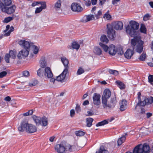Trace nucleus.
I'll return each instance as SVG.
<instances>
[{
	"label": "nucleus",
	"mask_w": 153,
	"mask_h": 153,
	"mask_svg": "<svg viewBox=\"0 0 153 153\" xmlns=\"http://www.w3.org/2000/svg\"><path fill=\"white\" fill-rule=\"evenodd\" d=\"M19 44L24 48L19 52L17 56L18 59H21L28 56L31 45L29 42L25 40H20Z\"/></svg>",
	"instance_id": "nucleus-2"
},
{
	"label": "nucleus",
	"mask_w": 153,
	"mask_h": 153,
	"mask_svg": "<svg viewBox=\"0 0 153 153\" xmlns=\"http://www.w3.org/2000/svg\"><path fill=\"white\" fill-rule=\"evenodd\" d=\"M85 4L87 6H90L91 5V2L90 1H85Z\"/></svg>",
	"instance_id": "nucleus-64"
},
{
	"label": "nucleus",
	"mask_w": 153,
	"mask_h": 153,
	"mask_svg": "<svg viewBox=\"0 0 153 153\" xmlns=\"http://www.w3.org/2000/svg\"><path fill=\"white\" fill-rule=\"evenodd\" d=\"M43 9L40 7H37L35 10V13H37L40 12Z\"/></svg>",
	"instance_id": "nucleus-53"
},
{
	"label": "nucleus",
	"mask_w": 153,
	"mask_h": 153,
	"mask_svg": "<svg viewBox=\"0 0 153 153\" xmlns=\"http://www.w3.org/2000/svg\"><path fill=\"white\" fill-rule=\"evenodd\" d=\"M131 43L133 49L134 48L137 52L139 53H142L143 49L144 42L141 40L140 36L134 37L131 40Z\"/></svg>",
	"instance_id": "nucleus-4"
},
{
	"label": "nucleus",
	"mask_w": 153,
	"mask_h": 153,
	"mask_svg": "<svg viewBox=\"0 0 153 153\" xmlns=\"http://www.w3.org/2000/svg\"><path fill=\"white\" fill-rule=\"evenodd\" d=\"M72 48L76 50L78 49L80 47V45L75 42H73L71 45Z\"/></svg>",
	"instance_id": "nucleus-36"
},
{
	"label": "nucleus",
	"mask_w": 153,
	"mask_h": 153,
	"mask_svg": "<svg viewBox=\"0 0 153 153\" xmlns=\"http://www.w3.org/2000/svg\"><path fill=\"white\" fill-rule=\"evenodd\" d=\"M89 104V102L88 101V100H86L83 102L82 105H88Z\"/></svg>",
	"instance_id": "nucleus-60"
},
{
	"label": "nucleus",
	"mask_w": 153,
	"mask_h": 153,
	"mask_svg": "<svg viewBox=\"0 0 153 153\" xmlns=\"http://www.w3.org/2000/svg\"><path fill=\"white\" fill-rule=\"evenodd\" d=\"M71 8L72 11L75 12H81L82 10V8L80 5L77 4L72 3Z\"/></svg>",
	"instance_id": "nucleus-17"
},
{
	"label": "nucleus",
	"mask_w": 153,
	"mask_h": 153,
	"mask_svg": "<svg viewBox=\"0 0 153 153\" xmlns=\"http://www.w3.org/2000/svg\"><path fill=\"white\" fill-rule=\"evenodd\" d=\"M94 19V16L93 15H89L86 16V20H85V22H87L88 21H90L91 20Z\"/></svg>",
	"instance_id": "nucleus-32"
},
{
	"label": "nucleus",
	"mask_w": 153,
	"mask_h": 153,
	"mask_svg": "<svg viewBox=\"0 0 153 153\" xmlns=\"http://www.w3.org/2000/svg\"><path fill=\"white\" fill-rule=\"evenodd\" d=\"M120 0H113L112 1V4L114 5L117 3V2L119 1Z\"/></svg>",
	"instance_id": "nucleus-61"
},
{
	"label": "nucleus",
	"mask_w": 153,
	"mask_h": 153,
	"mask_svg": "<svg viewBox=\"0 0 153 153\" xmlns=\"http://www.w3.org/2000/svg\"><path fill=\"white\" fill-rule=\"evenodd\" d=\"M16 8V7L15 5H13L10 7H7L4 8V10L3 9L1 10L3 12H5L8 14H11L14 13Z\"/></svg>",
	"instance_id": "nucleus-14"
},
{
	"label": "nucleus",
	"mask_w": 153,
	"mask_h": 153,
	"mask_svg": "<svg viewBox=\"0 0 153 153\" xmlns=\"http://www.w3.org/2000/svg\"><path fill=\"white\" fill-rule=\"evenodd\" d=\"M117 101L116 100V97L115 96L114 97H111L110 101L108 102V101L105 103V104L103 103V106L104 108L106 107H108L109 108H113L116 105Z\"/></svg>",
	"instance_id": "nucleus-10"
},
{
	"label": "nucleus",
	"mask_w": 153,
	"mask_h": 153,
	"mask_svg": "<svg viewBox=\"0 0 153 153\" xmlns=\"http://www.w3.org/2000/svg\"><path fill=\"white\" fill-rule=\"evenodd\" d=\"M33 113V110H30L28 111L27 112L23 114V115L24 116H26L29 115H31Z\"/></svg>",
	"instance_id": "nucleus-43"
},
{
	"label": "nucleus",
	"mask_w": 153,
	"mask_h": 153,
	"mask_svg": "<svg viewBox=\"0 0 153 153\" xmlns=\"http://www.w3.org/2000/svg\"><path fill=\"white\" fill-rule=\"evenodd\" d=\"M84 72L85 71L81 67H79L77 71L76 74L77 75H79L84 73Z\"/></svg>",
	"instance_id": "nucleus-41"
},
{
	"label": "nucleus",
	"mask_w": 153,
	"mask_h": 153,
	"mask_svg": "<svg viewBox=\"0 0 153 153\" xmlns=\"http://www.w3.org/2000/svg\"><path fill=\"white\" fill-rule=\"evenodd\" d=\"M23 75L25 76H27L29 75V73L27 71H25L23 72Z\"/></svg>",
	"instance_id": "nucleus-57"
},
{
	"label": "nucleus",
	"mask_w": 153,
	"mask_h": 153,
	"mask_svg": "<svg viewBox=\"0 0 153 153\" xmlns=\"http://www.w3.org/2000/svg\"><path fill=\"white\" fill-rule=\"evenodd\" d=\"M39 48H38L37 47L35 46H34V48L33 51V53L34 54H36L38 53L39 51Z\"/></svg>",
	"instance_id": "nucleus-54"
},
{
	"label": "nucleus",
	"mask_w": 153,
	"mask_h": 153,
	"mask_svg": "<svg viewBox=\"0 0 153 153\" xmlns=\"http://www.w3.org/2000/svg\"><path fill=\"white\" fill-rule=\"evenodd\" d=\"M85 134V132L81 131H76L75 134L76 136L79 137L83 136Z\"/></svg>",
	"instance_id": "nucleus-37"
},
{
	"label": "nucleus",
	"mask_w": 153,
	"mask_h": 153,
	"mask_svg": "<svg viewBox=\"0 0 153 153\" xmlns=\"http://www.w3.org/2000/svg\"><path fill=\"white\" fill-rule=\"evenodd\" d=\"M150 16L148 14H146L143 17V19L144 21H147L148 20Z\"/></svg>",
	"instance_id": "nucleus-55"
},
{
	"label": "nucleus",
	"mask_w": 153,
	"mask_h": 153,
	"mask_svg": "<svg viewBox=\"0 0 153 153\" xmlns=\"http://www.w3.org/2000/svg\"><path fill=\"white\" fill-rule=\"evenodd\" d=\"M32 118L37 125L39 126L41 124V123L42 125L44 126H45L48 125L47 119L45 116L41 118L40 117L33 115L32 116Z\"/></svg>",
	"instance_id": "nucleus-7"
},
{
	"label": "nucleus",
	"mask_w": 153,
	"mask_h": 153,
	"mask_svg": "<svg viewBox=\"0 0 153 153\" xmlns=\"http://www.w3.org/2000/svg\"><path fill=\"white\" fill-rule=\"evenodd\" d=\"M127 102L125 100H123L121 103H120V110L121 111L125 110L126 108Z\"/></svg>",
	"instance_id": "nucleus-21"
},
{
	"label": "nucleus",
	"mask_w": 153,
	"mask_h": 153,
	"mask_svg": "<svg viewBox=\"0 0 153 153\" xmlns=\"http://www.w3.org/2000/svg\"><path fill=\"white\" fill-rule=\"evenodd\" d=\"M117 52L118 54L122 55L124 53L123 48L121 47L118 48L117 49Z\"/></svg>",
	"instance_id": "nucleus-42"
},
{
	"label": "nucleus",
	"mask_w": 153,
	"mask_h": 153,
	"mask_svg": "<svg viewBox=\"0 0 153 153\" xmlns=\"http://www.w3.org/2000/svg\"><path fill=\"white\" fill-rule=\"evenodd\" d=\"M140 145L143 153H149L150 152V147L148 144L145 143L143 145L140 144Z\"/></svg>",
	"instance_id": "nucleus-19"
},
{
	"label": "nucleus",
	"mask_w": 153,
	"mask_h": 153,
	"mask_svg": "<svg viewBox=\"0 0 153 153\" xmlns=\"http://www.w3.org/2000/svg\"><path fill=\"white\" fill-rule=\"evenodd\" d=\"M101 41L103 42L107 43L108 41V40L107 38L105 35H102L100 38Z\"/></svg>",
	"instance_id": "nucleus-34"
},
{
	"label": "nucleus",
	"mask_w": 153,
	"mask_h": 153,
	"mask_svg": "<svg viewBox=\"0 0 153 153\" xmlns=\"http://www.w3.org/2000/svg\"><path fill=\"white\" fill-rule=\"evenodd\" d=\"M137 95H138L137 98H138V101H140L141 99L140 96L141 95V93L140 92H139L138 93Z\"/></svg>",
	"instance_id": "nucleus-63"
},
{
	"label": "nucleus",
	"mask_w": 153,
	"mask_h": 153,
	"mask_svg": "<svg viewBox=\"0 0 153 153\" xmlns=\"http://www.w3.org/2000/svg\"><path fill=\"white\" fill-rule=\"evenodd\" d=\"M44 69L40 68L37 71V74L38 76L40 77H43L44 72Z\"/></svg>",
	"instance_id": "nucleus-29"
},
{
	"label": "nucleus",
	"mask_w": 153,
	"mask_h": 153,
	"mask_svg": "<svg viewBox=\"0 0 153 153\" xmlns=\"http://www.w3.org/2000/svg\"><path fill=\"white\" fill-rule=\"evenodd\" d=\"M42 9H44L46 7V5L45 2H42L41 4V6L40 7Z\"/></svg>",
	"instance_id": "nucleus-52"
},
{
	"label": "nucleus",
	"mask_w": 153,
	"mask_h": 153,
	"mask_svg": "<svg viewBox=\"0 0 153 153\" xmlns=\"http://www.w3.org/2000/svg\"><path fill=\"white\" fill-rule=\"evenodd\" d=\"M11 99V97L10 96H7L4 98V100L6 101L9 102L10 101Z\"/></svg>",
	"instance_id": "nucleus-58"
},
{
	"label": "nucleus",
	"mask_w": 153,
	"mask_h": 153,
	"mask_svg": "<svg viewBox=\"0 0 153 153\" xmlns=\"http://www.w3.org/2000/svg\"><path fill=\"white\" fill-rule=\"evenodd\" d=\"M11 0H1L0 1L1 9H4V8L10 6L12 4Z\"/></svg>",
	"instance_id": "nucleus-16"
},
{
	"label": "nucleus",
	"mask_w": 153,
	"mask_h": 153,
	"mask_svg": "<svg viewBox=\"0 0 153 153\" xmlns=\"http://www.w3.org/2000/svg\"><path fill=\"white\" fill-rule=\"evenodd\" d=\"M112 27L117 30H121L123 28V24L120 21L113 22L111 24Z\"/></svg>",
	"instance_id": "nucleus-13"
},
{
	"label": "nucleus",
	"mask_w": 153,
	"mask_h": 153,
	"mask_svg": "<svg viewBox=\"0 0 153 153\" xmlns=\"http://www.w3.org/2000/svg\"><path fill=\"white\" fill-rule=\"evenodd\" d=\"M87 114H86V116H91L94 115V113L92 111H88Z\"/></svg>",
	"instance_id": "nucleus-48"
},
{
	"label": "nucleus",
	"mask_w": 153,
	"mask_h": 153,
	"mask_svg": "<svg viewBox=\"0 0 153 153\" xmlns=\"http://www.w3.org/2000/svg\"><path fill=\"white\" fill-rule=\"evenodd\" d=\"M38 83V81L34 80L29 83V85L30 87L35 86Z\"/></svg>",
	"instance_id": "nucleus-44"
},
{
	"label": "nucleus",
	"mask_w": 153,
	"mask_h": 153,
	"mask_svg": "<svg viewBox=\"0 0 153 153\" xmlns=\"http://www.w3.org/2000/svg\"><path fill=\"white\" fill-rule=\"evenodd\" d=\"M146 57V54L145 53H143L140 55L139 59L141 61H144L145 60Z\"/></svg>",
	"instance_id": "nucleus-40"
},
{
	"label": "nucleus",
	"mask_w": 153,
	"mask_h": 153,
	"mask_svg": "<svg viewBox=\"0 0 153 153\" xmlns=\"http://www.w3.org/2000/svg\"><path fill=\"white\" fill-rule=\"evenodd\" d=\"M10 56V57L15 59L16 57V52L15 50H10L9 51V53H8Z\"/></svg>",
	"instance_id": "nucleus-28"
},
{
	"label": "nucleus",
	"mask_w": 153,
	"mask_h": 153,
	"mask_svg": "<svg viewBox=\"0 0 153 153\" xmlns=\"http://www.w3.org/2000/svg\"><path fill=\"white\" fill-rule=\"evenodd\" d=\"M99 45L103 49L105 52H108V53L111 55L114 56L117 52V48L113 44L111 45L108 47L101 42L100 43Z\"/></svg>",
	"instance_id": "nucleus-6"
},
{
	"label": "nucleus",
	"mask_w": 153,
	"mask_h": 153,
	"mask_svg": "<svg viewBox=\"0 0 153 153\" xmlns=\"http://www.w3.org/2000/svg\"><path fill=\"white\" fill-rule=\"evenodd\" d=\"M153 102V97H150L149 98L145 97L144 100L141 101V99L138 102L137 105L141 106H144L152 104Z\"/></svg>",
	"instance_id": "nucleus-9"
},
{
	"label": "nucleus",
	"mask_w": 153,
	"mask_h": 153,
	"mask_svg": "<svg viewBox=\"0 0 153 153\" xmlns=\"http://www.w3.org/2000/svg\"><path fill=\"white\" fill-rule=\"evenodd\" d=\"M70 116L71 117H74L75 114L74 110V109L71 110L70 111Z\"/></svg>",
	"instance_id": "nucleus-56"
},
{
	"label": "nucleus",
	"mask_w": 153,
	"mask_h": 153,
	"mask_svg": "<svg viewBox=\"0 0 153 153\" xmlns=\"http://www.w3.org/2000/svg\"><path fill=\"white\" fill-rule=\"evenodd\" d=\"M101 96L98 94L95 93L93 97V103L95 105L99 106L101 104L100 98Z\"/></svg>",
	"instance_id": "nucleus-12"
},
{
	"label": "nucleus",
	"mask_w": 153,
	"mask_h": 153,
	"mask_svg": "<svg viewBox=\"0 0 153 153\" xmlns=\"http://www.w3.org/2000/svg\"><path fill=\"white\" fill-rule=\"evenodd\" d=\"M146 115L147 118H149L152 115V114L151 113H147Z\"/></svg>",
	"instance_id": "nucleus-62"
},
{
	"label": "nucleus",
	"mask_w": 153,
	"mask_h": 153,
	"mask_svg": "<svg viewBox=\"0 0 153 153\" xmlns=\"http://www.w3.org/2000/svg\"><path fill=\"white\" fill-rule=\"evenodd\" d=\"M7 72L3 71L0 73V78H2L5 76L7 74Z\"/></svg>",
	"instance_id": "nucleus-51"
},
{
	"label": "nucleus",
	"mask_w": 153,
	"mask_h": 153,
	"mask_svg": "<svg viewBox=\"0 0 153 153\" xmlns=\"http://www.w3.org/2000/svg\"><path fill=\"white\" fill-rule=\"evenodd\" d=\"M140 30L141 32L146 33V30L145 26L144 25L142 24L140 28Z\"/></svg>",
	"instance_id": "nucleus-38"
},
{
	"label": "nucleus",
	"mask_w": 153,
	"mask_h": 153,
	"mask_svg": "<svg viewBox=\"0 0 153 153\" xmlns=\"http://www.w3.org/2000/svg\"><path fill=\"white\" fill-rule=\"evenodd\" d=\"M40 65L42 68L44 69V68L46 67L47 65L46 62L45 61V57L44 56L42 57L40 61H39Z\"/></svg>",
	"instance_id": "nucleus-22"
},
{
	"label": "nucleus",
	"mask_w": 153,
	"mask_h": 153,
	"mask_svg": "<svg viewBox=\"0 0 153 153\" xmlns=\"http://www.w3.org/2000/svg\"><path fill=\"white\" fill-rule=\"evenodd\" d=\"M148 79L149 82L153 85V75H150L148 76Z\"/></svg>",
	"instance_id": "nucleus-45"
},
{
	"label": "nucleus",
	"mask_w": 153,
	"mask_h": 153,
	"mask_svg": "<svg viewBox=\"0 0 153 153\" xmlns=\"http://www.w3.org/2000/svg\"><path fill=\"white\" fill-rule=\"evenodd\" d=\"M115 83L116 85L120 89H123L125 88V85L122 82L119 80H117L116 81Z\"/></svg>",
	"instance_id": "nucleus-26"
},
{
	"label": "nucleus",
	"mask_w": 153,
	"mask_h": 153,
	"mask_svg": "<svg viewBox=\"0 0 153 153\" xmlns=\"http://www.w3.org/2000/svg\"><path fill=\"white\" fill-rule=\"evenodd\" d=\"M109 10L107 12L105 13L103 16V17L105 19H107V20H110L111 18V16L109 13Z\"/></svg>",
	"instance_id": "nucleus-35"
},
{
	"label": "nucleus",
	"mask_w": 153,
	"mask_h": 153,
	"mask_svg": "<svg viewBox=\"0 0 153 153\" xmlns=\"http://www.w3.org/2000/svg\"><path fill=\"white\" fill-rule=\"evenodd\" d=\"M140 144L136 146L134 149L133 153H143Z\"/></svg>",
	"instance_id": "nucleus-25"
},
{
	"label": "nucleus",
	"mask_w": 153,
	"mask_h": 153,
	"mask_svg": "<svg viewBox=\"0 0 153 153\" xmlns=\"http://www.w3.org/2000/svg\"><path fill=\"white\" fill-rule=\"evenodd\" d=\"M13 19V17H8L4 19V22L5 23H8Z\"/></svg>",
	"instance_id": "nucleus-46"
},
{
	"label": "nucleus",
	"mask_w": 153,
	"mask_h": 153,
	"mask_svg": "<svg viewBox=\"0 0 153 153\" xmlns=\"http://www.w3.org/2000/svg\"><path fill=\"white\" fill-rule=\"evenodd\" d=\"M61 60L62 63L63 64L65 68H68V64L69 62L68 60L65 57H62L61 58Z\"/></svg>",
	"instance_id": "nucleus-24"
},
{
	"label": "nucleus",
	"mask_w": 153,
	"mask_h": 153,
	"mask_svg": "<svg viewBox=\"0 0 153 153\" xmlns=\"http://www.w3.org/2000/svg\"><path fill=\"white\" fill-rule=\"evenodd\" d=\"M55 150L58 153L72 152L75 151L76 147L74 146L67 144L65 146L62 143L56 145L55 146Z\"/></svg>",
	"instance_id": "nucleus-3"
},
{
	"label": "nucleus",
	"mask_w": 153,
	"mask_h": 153,
	"mask_svg": "<svg viewBox=\"0 0 153 153\" xmlns=\"http://www.w3.org/2000/svg\"><path fill=\"white\" fill-rule=\"evenodd\" d=\"M61 6V0H58L55 3L54 5V7L56 8H60Z\"/></svg>",
	"instance_id": "nucleus-39"
},
{
	"label": "nucleus",
	"mask_w": 153,
	"mask_h": 153,
	"mask_svg": "<svg viewBox=\"0 0 153 153\" xmlns=\"http://www.w3.org/2000/svg\"><path fill=\"white\" fill-rule=\"evenodd\" d=\"M108 123V122L106 120H104L96 124L97 126H103L105 124H107Z\"/></svg>",
	"instance_id": "nucleus-31"
},
{
	"label": "nucleus",
	"mask_w": 153,
	"mask_h": 153,
	"mask_svg": "<svg viewBox=\"0 0 153 153\" xmlns=\"http://www.w3.org/2000/svg\"><path fill=\"white\" fill-rule=\"evenodd\" d=\"M102 14V12L101 10H99L97 13V14L95 16L96 18L97 19H99L100 17V16Z\"/></svg>",
	"instance_id": "nucleus-50"
},
{
	"label": "nucleus",
	"mask_w": 153,
	"mask_h": 153,
	"mask_svg": "<svg viewBox=\"0 0 153 153\" xmlns=\"http://www.w3.org/2000/svg\"><path fill=\"white\" fill-rule=\"evenodd\" d=\"M102 51L100 48L95 47L93 49V52L96 55L99 56L102 54Z\"/></svg>",
	"instance_id": "nucleus-23"
},
{
	"label": "nucleus",
	"mask_w": 153,
	"mask_h": 153,
	"mask_svg": "<svg viewBox=\"0 0 153 153\" xmlns=\"http://www.w3.org/2000/svg\"><path fill=\"white\" fill-rule=\"evenodd\" d=\"M111 92L109 89H106L104 90L102 98V104L103 103L105 104V103L108 101V99L111 96Z\"/></svg>",
	"instance_id": "nucleus-11"
},
{
	"label": "nucleus",
	"mask_w": 153,
	"mask_h": 153,
	"mask_svg": "<svg viewBox=\"0 0 153 153\" xmlns=\"http://www.w3.org/2000/svg\"><path fill=\"white\" fill-rule=\"evenodd\" d=\"M145 110L143 108H141V111L140 114H145Z\"/></svg>",
	"instance_id": "nucleus-59"
},
{
	"label": "nucleus",
	"mask_w": 153,
	"mask_h": 153,
	"mask_svg": "<svg viewBox=\"0 0 153 153\" xmlns=\"http://www.w3.org/2000/svg\"><path fill=\"white\" fill-rule=\"evenodd\" d=\"M75 110L76 113H78L81 111V109L80 106L78 104H77Z\"/></svg>",
	"instance_id": "nucleus-49"
},
{
	"label": "nucleus",
	"mask_w": 153,
	"mask_h": 153,
	"mask_svg": "<svg viewBox=\"0 0 153 153\" xmlns=\"http://www.w3.org/2000/svg\"><path fill=\"white\" fill-rule=\"evenodd\" d=\"M68 73V69L67 68H65L62 72L56 77V80L62 82L64 81L66 77V75Z\"/></svg>",
	"instance_id": "nucleus-15"
},
{
	"label": "nucleus",
	"mask_w": 153,
	"mask_h": 153,
	"mask_svg": "<svg viewBox=\"0 0 153 153\" xmlns=\"http://www.w3.org/2000/svg\"><path fill=\"white\" fill-rule=\"evenodd\" d=\"M18 129L19 131L23 132L26 130L27 132L30 133L35 132L37 130V128L35 126L31 124H29L24 121L21 123L20 126Z\"/></svg>",
	"instance_id": "nucleus-5"
},
{
	"label": "nucleus",
	"mask_w": 153,
	"mask_h": 153,
	"mask_svg": "<svg viewBox=\"0 0 153 153\" xmlns=\"http://www.w3.org/2000/svg\"><path fill=\"white\" fill-rule=\"evenodd\" d=\"M86 125L88 127H91L92 125V123L94 119L91 117L88 118L86 119Z\"/></svg>",
	"instance_id": "nucleus-30"
},
{
	"label": "nucleus",
	"mask_w": 153,
	"mask_h": 153,
	"mask_svg": "<svg viewBox=\"0 0 153 153\" xmlns=\"http://www.w3.org/2000/svg\"><path fill=\"white\" fill-rule=\"evenodd\" d=\"M44 75L45 77H47L48 78H51L53 76V74L51 68L47 67L45 68V70Z\"/></svg>",
	"instance_id": "nucleus-18"
},
{
	"label": "nucleus",
	"mask_w": 153,
	"mask_h": 153,
	"mask_svg": "<svg viewBox=\"0 0 153 153\" xmlns=\"http://www.w3.org/2000/svg\"><path fill=\"white\" fill-rule=\"evenodd\" d=\"M98 153H109L108 151L105 149L103 146H100Z\"/></svg>",
	"instance_id": "nucleus-33"
},
{
	"label": "nucleus",
	"mask_w": 153,
	"mask_h": 153,
	"mask_svg": "<svg viewBox=\"0 0 153 153\" xmlns=\"http://www.w3.org/2000/svg\"><path fill=\"white\" fill-rule=\"evenodd\" d=\"M10 57V55L8 53H7L5 55L4 59L7 63H9V58Z\"/></svg>",
	"instance_id": "nucleus-47"
},
{
	"label": "nucleus",
	"mask_w": 153,
	"mask_h": 153,
	"mask_svg": "<svg viewBox=\"0 0 153 153\" xmlns=\"http://www.w3.org/2000/svg\"><path fill=\"white\" fill-rule=\"evenodd\" d=\"M126 139V137L125 135H123L119 138L117 141L118 145H121L125 141Z\"/></svg>",
	"instance_id": "nucleus-27"
},
{
	"label": "nucleus",
	"mask_w": 153,
	"mask_h": 153,
	"mask_svg": "<svg viewBox=\"0 0 153 153\" xmlns=\"http://www.w3.org/2000/svg\"><path fill=\"white\" fill-rule=\"evenodd\" d=\"M130 25H128L126 28V33L130 36L134 38L140 35V31L138 30L139 24L135 21H131L129 22Z\"/></svg>",
	"instance_id": "nucleus-1"
},
{
	"label": "nucleus",
	"mask_w": 153,
	"mask_h": 153,
	"mask_svg": "<svg viewBox=\"0 0 153 153\" xmlns=\"http://www.w3.org/2000/svg\"><path fill=\"white\" fill-rule=\"evenodd\" d=\"M107 36L111 39L114 40L116 37L115 31L110 24L107 25Z\"/></svg>",
	"instance_id": "nucleus-8"
},
{
	"label": "nucleus",
	"mask_w": 153,
	"mask_h": 153,
	"mask_svg": "<svg viewBox=\"0 0 153 153\" xmlns=\"http://www.w3.org/2000/svg\"><path fill=\"white\" fill-rule=\"evenodd\" d=\"M134 48L132 50L128 49L124 54L125 57L128 59H130L134 53Z\"/></svg>",
	"instance_id": "nucleus-20"
}]
</instances>
